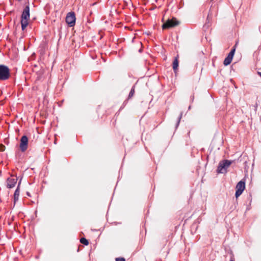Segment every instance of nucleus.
<instances>
[{
    "mask_svg": "<svg viewBox=\"0 0 261 261\" xmlns=\"http://www.w3.org/2000/svg\"><path fill=\"white\" fill-rule=\"evenodd\" d=\"M28 138L26 136H23L20 139V149L22 152H24L28 148Z\"/></svg>",
    "mask_w": 261,
    "mask_h": 261,
    "instance_id": "obj_6",
    "label": "nucleus"
},
{
    "mask_svg": "<svg viewBox=\"0 0 261 261\" xmlns=\"http://www.w3.org/2000/svg\"><path fill=\"white\" fill-rule=\"evenodd\" d=\"M178 67V56L175 58L173 62V69L175 72L177 69Z\"/></svg>",
    "mask_w": 261,
    "mask_h": 261,
    "instance_id": "obj_10",
    "label": "nucleus"
},
{
    "mask_svg": "<svg viewBox=\"0 0 261 261\" xmlns=\"http://www.w3.org/2000/svg\"><path fill=\"white\" fill-rule=\"evenodd\" d=\"M20 185V181L18 183V185L17 186V189H16L14 194V203L18 199L19 195V186Z\"/></svg>",
    "mask_w": 261,
    "mask_h": 261,
    "instance_id": "obj_9",
    "label": "nucleus"
},
{
    "mask_svg": "<svg viewBox=\"0 0 261 261\" xmlns=\"http://www.w3.org/2000/svg\"><path fill=\"white\" fill-rule=\"evenodd\" d=\"M30 18V7L29 5L25 7L21 16V25L23 31L28 25V20Z\"/></svg>",
    "mask_w": 261,
    "mask_h": 261,
    "instance_id": "obj_1",
    "label": "nucleus"
},
{
    "mask_svg": "<svg viewBox=\"0 0 261 261\" xmlns=\"http://www.w3.org/2000/svg\"><path fill=\"white\" fill-rule=\"evenodd\" d=\"M232 60V58L229 56H227V57L224 59L223 64L225 66H227L230 64Z\"/></svg>",
    "mask_w": 261,
    "mask_h": 261,
    "instance_id": "obj_11",
    "label": "nucleus"
},
{
    "mask_svg": "<svg viewBox=\"0 0 261 261\" xmlns=\"http://www.w3.org/2000/svg\"><path fill=\"white\" fill-rule=\"evenodd\" d=\"M10 76V71L8 67L0 65V80L6 81Z\"/></svg>",
    "mask_w": 261,
    "mask_h": 261,
    "instance_id": "obj_2",
    "label": "nucleus"
},
{
    "mask_svg": "<svg viewBox=\"0 0 261 261\" xmlns=\"http://www.w3.org/2000/svg\"><path fill=\"white\" fill-rule=\"evenodd\" d=\"M230 261H234V260H231Z\"/></svg>",
    "mask_w": 261,
    "mask_h": 261,
    "instance_id": "obj_20",
    "label": "nucleus"
},
{
    "mask_svg": "<svg viewBox=\"0 0 261 261\" xmlns=\"http://www.w3.org/2000/svg\"><path fill=\"white\" fill-rule=\"evenodd\" d=\"M236 49L234 47H233L230 52L228 54V56L231 57V58H233V57L234 56V53H235Z\"/></svg>",
    "mask_w": 261,
    "mask_h": 261,
    "instance_id": "obj_14",
    "label": "nucleus"
},
{
    "mask_svg": "<svg viewBox=\"0 0 261 261\" xmlns=\"http://www.w3.org/2000/svg\"><path fill=\"white\" fill-rule=\"evenodd\" d=\"M134 93H135V89H134V87H133L129 93L128 98H132L134 96Z\"/></svg>",
    "mask_w": 261,
    "mask_h": 261,
    "instance_id": "obj_15",
    "label": "nucleus"
},
{
    "mask_svg": "<svg viewBox=\"0 0 261 261\" xmlns=\"http://www.w3.org/2000/svg\"><path fill=\"white\" fill-rule=\"evenodd\" d=\"M7 188H13L17 182V178H8L7 180Z\"/></svg>",
    "mask_w": 261,
    "mask_h": 261,
    "instance_id": "obj_7",
    "label": "nucleus"
},
{
    "mask_svg": "<svg viewBox=\"0 0 261 261\" xmlns=\"http://www.w3.org/2000/svg\"><path fill=\"white\" fill-rule=\"evenodd\" d=\"M5 149V146L3 144H0V151H3Z\"/></svg>",
    "mask_w": 261,
    "mask_h": 261,
    "instance_id": "obj_16",
    "label": "nucleus"
},
{
    "mask_svg": "<svg viewBox=\"0 0 261 261\" xmlns=\"http://www.w3.org/2000/svg\"><path fill=\"white\" fill-rule=\"evenodd\" d=\"M179 22L177 21L176 18H173L171 19H168L162 25L163 29H167L171 28L174 27L179 24Z\"/></svg>",
    "mask_w": 261,
    "mask_h": 261,
    "instance_id": "obj_3",
    "label": "nucleus"
},
{
    "mask_svg": "<svg viewBox=\"0 0 261 261\" xmlns=\"http://www.w3.org/2000/svg\"><path fill=\"white\" fill-rule=\"evenodd\" d=\"M222 163L225 165L226 169H227L231 164V162L228 160H224L222 161Z\"/></svg>",
    "mask_w": 261,
    "mask_h": 261,
    "instance_id": "obj_12",
    "label": "nucleus"
},
{
    "mask_svg": "<svg viewBox=\"0 0 261 261\" xmlns=\"http://www.w3.org/2000/svg\"><path fill=\"white\" fill-rule=\"evenodd\" d=\"M257 73L261 77V68L258 69L257 71Z\"/></svg>",
    "mask_w": 261,
    "mask_h": 261,
    "instance_id": "obj_19",
    "label": "nucleus"
},
{
    "mask_svg": "<svg viewBox=\"0 0 261 261\" xmlns=\"http://www.w3.org/2000/svg\"><path fill=\"white\" fill-rule=\"evenodd\" d=\"M116 261H125V259L123 257H118L116 258Z\"/></svg>",
    "mask_w": 261,
    "mask_h": 261,
    "instance_id": "obj_17",
    "label": "nucleus"
},
{
    "mask_svg": "<svg viewBox=\"0 0 261 261\" xmlns=\"http://www.w3.org/2000/svg\"><path fill=\"white\" fill-rule=\"evenodd\" d=\"M80 242L85 245H88L89 244L88 241L85 238H81L80 239Z\"/></svg>",
    "mask_w": 261,
    "mask_h": 261,
    "instance_id": "obj_13",
    "label": "nucleus"
},
{
    "mask_svg": "<svg viewBox=\"0 0 261 261\" xmlns=\"http://www.w3.org/2000/svg\"><path fill=\"white\" fill-rule=\"evenodd\" d=\"M217 172L220 173H224L226 172V169L225 167V165L222 164V162H220L218 165Z\"/></svg>",
    "mask_w": 261,
    "mask_h": 261,
    "instance_id": "obj_8",
    "label": "nucleus"
},
{
    "mask_svg": "<svg viewBox=\"0 0 261 261\" xmlns=\"http://www.w3.org/2000/svg\"><path fill=\"white\" fill-rule=\"evenodd\" d=\"M75 15L74 12H71L67 14L66 17V22L70 27L75 25Z\"/></svg>",
    "mask_w": 261,
    "mask_h": 261,
    "instance_id": "obj_4",
    "label": "nucleus"
},
{
    "mask_svg": "<svg viewBox=\"0 0 261 261\" xmlns=\"http://www.w3.org/2000/svg\"><path fill=\"white\" fill-rule=\"evenodd\" d=\"M182 113H181L180 114V116L178 118V122H177V125H178L179 122H180V119L182 117Z\"/></svg>",
    "mask_w": 261,
    "mask_h": 261,
    "instance_id": "obj_18",
    "label": "nucleus"
},
{
    "mask_svg": "<svg viewBox=\"0 0 261 261\" xmlns=\"http://www.w3.org/2000/svg\"><path fill=\"white\" fill-rule=\"evenodd\" d=\"M245 188V183L244 181L241 180L240 181L236 186V192L235 194V196L236 198H238L240 196L243 191L244 190Z\"/></svg>",
    "mask_w": 261,
    "mask_h": 261,
    "instance_id": "obj_5",
    "label": "nucleus"
}]
</instances>
